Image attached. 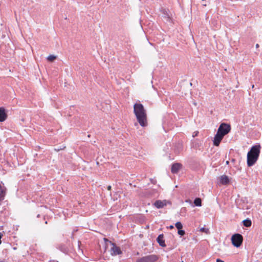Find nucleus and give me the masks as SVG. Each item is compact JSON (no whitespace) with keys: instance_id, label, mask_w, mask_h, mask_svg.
I'll return each mask as SVG.
<instances>
[{"instance_id":"obj_1","label":"nucleus","mask_w":262,"mask_h":262,"mask_svg":"<svg viewBox=\"0 0 262 262\" xmlns=\"http://www.w3.org/2000/svg\"><path fill=\"white\" fill-rule=\"evenodd\" d=\"M134 113L139 124L145 127L147 125L146 111L141 103H136L134 105Z\"/></svg>"},{"instance_id":"obj_2","label":"nucleus","mask_w":262,"mask_h":262,"mask_svg":"<svg viewBox=\"0 0 262 262\" xmlns=\"http://www.w3.org/2000/svg\"><path fill=\"white\" fill-rule=\"evenodd\" d=\"M260 149L261 146L259 144L252 146L247 154V163L248 166L251 167L256 162L259 156Z\"/></svg>"},{"instance_id":"obj_3","label":"nucleus","mask_w":262,"mask_h":262,"mask_svg":"<svg viewBox=\"0 0 262 262\" xmlns=\"http://www.w3.org/2000/svg\"><path fill=\"white\" fill-rule=\"evenodd\" d=\"M231 239L232 245L234 247L238 248L242 244L243 237L241 234L236 233L232 236Z\"/></svg>"},{"instance_id":"obj_4","label":"nucleus","mask_w":262,"mask_h":262,"mask_svg":"<svg viewBox=\"0 0 262 262\" xmlns=\"http://www.w3.org/2000/svg\"><path fill=\"white\" fill-rule=\"evenodd\" d=\"M231 130V126L230 124L222 123L220 124L217 132L221 135L225 136L227 135Z\"/></svg>"},{"instance_id":"obj_5","label":"nucleus","mask_w":262,"mask_h":262,"mask_svg":"<svg viewBox=\"0 0 262 262\" xmlns=\"http://www.w3.org/2000/svg\"><path fill=\"white\" fill-rule=\"evenodd\" d=\"M158 257L155 254L148 255L138 258L136 262H155Z\"/></svg>"},{"instance_id":"obj_6","label":"nucleus","mask_w":262,"mask_h":262,"mask_svg":"<svg viewBox=\"0 0 262 262\" xmlns=\"http://www.w3.org/2000/svg\"><path fill=\"white\" fill-rule=\"evenodd\" d=\"M112 247L111 249V255L112 256H116L122 254V251L120 248L117 246L115 243H111Z\"/></svg>"},{"instance_id":"obj_7","label":"nucleus","mask_w":262,"mask_h":262,"mask_svg":"<svg viewBox=\"0 0 262 262\" xmlns=\"http://www.w3.org/2000/svg\"><path fill=\"white\" fill-rule=\"evenodd\" d=\"M224 136L221 135L220 134H219L217 132V133L214 136V138H213V145L215 146H219V145H220L221 141L222 140L223 138H224Z\"/></svg>"},{"instance_id":"obj_8","label":"nucleus","mask_w":262,"mask_h":262,"mask_svg":"<svg viewBox=\"0 0 262 262\" xmlns=\"http://www.w3.org/2000/svg\"><path fill=\"white\" fill-rule=\"evenodd\" d=\"M182 167V165L181 163H173L171 166V171L172 173H177Z\"/></svg>"},{"instance_id":"obj_9","label":"nucleus","mask_w":262,"mask_h":262,"mask_svg":"<svg viewBox=\"0 0 262 262\" xmlns=\"http://www.w3.org/2000/svg\"><path fill=\"white\" fill-rule=\"evenodd\" d=\"M6 188L4 186V184L0 182V201L4 199L6 194Z\"/></svg>"},{"instance_id":"obj_10","label":"nucleus","mask_w":262,"mask_h":262,"mask_svg":"<svg viewBox=\"0 0 262 262\" xmlns=\"http://www.w3.org/2000/svg\"><path fill=\"white\" fill-rule=\"evenodd\" d=\"M230 183V180L229 177L226 175H222L221 176L220 179V183L224 185H226L229 184Z\"/></svg>"},{"instance_id":"obj_11","label":"nucleus","mask_w":262,"mask_h":262,"mask_svg":"<svg viewBox=\"0 0 262 262\" xmlns=\"http://www.w3.org/2000/svg\"><path fill=\"white\" fill-rule=\"evenodd\" d=\"M7 115L4 107H0V122H4L6 120Z\"/></svg>"},{"instance_id":"obj_12","label":"nucleus","mask_w":262,"mask_h":262,"mask_svg":"<svg viewBox=\"0 0 262 262\" xmlns=\"http://www.w3.org/2000/svg\"><path fill=\"white\" fill-rule=\"evenodd\" d=\"M157 241L160 246L162 247H166V245L165 243L164 235L163 234H161L158 236Z\"/></svg>"},{"instance_id":"obj_13","label":"nucleus","mask_w":262,"mask_h":262,"mask_svg":"<svg viewBox=\"0 0 262 262\" xmlns=\"http://www.w3.org/2000/svg\"><path fill=\"white\" fill-rule=\"evenodd\" d=\"M167 201L166 200H157L154 203V205L157 208H162L166 205Z\"/></svg>"},{"instance_id":"obj_14","label":"nucleus","mask_w":262,"mask_h":262,"mask_svg":"<svg viewBox=\"0 0 262 262\" xmlns=\"http://www.w3.org/2000/svg\"><path fill=\"white\" fill-rule=\"evenodd\" d=\"M104 245L103 246V249H101V252H103V253H105L106 251V249H107V247L108 246V244H110L111 245V243H112V242H111L110 241H109L108 239L106 238H104Z\"/></svg>"},{"instance_id":"obj_15","label":"nucleus","mask_w":262,"mask_h":262,"mask_svg":"<svg viewBox=\"0 0 262 262\" xmlns=\"http://www.w3.org/2000/svg\"><path fill=\"white\" fill-rule=\"evenodd\" d=\"M120 39L122 41H124L125 42L127 43L128 42V40H129L127 33H126V32H124L123 33V35L120 37Z\"/></svg>"},{"instance_id":"obj_16","label":"nucleus","mask_w":262,"mask_h":262,"mask_svg":"<svg viewBox=\"0 0 262 262\" xmlns=\"http://www.w3.org/2000/svg\"><path fill=\"white\" fill-rule=\"evenodd\" d=\"M243 225L246 227H249L251 226L252 223L250 219H246L243 221Z\"/></svg>"},{"instance_id":"obj_17","label":"nucleus","mask_w":262,"mask_h":262,"mask_svg":"<svg viewBox=\"0 0 262 262\" xmlns=\"http://www.w3.org/2000/svg\"><path fill=\"white\" fill-rule=\"evenodd\" d=\"M193 203L195 206L200 207L202 206V200L200 198H196L194 199Z\"/></svg>"},{"instance_id":"obj_18","label":"nucleus","mask_w":262,"mask_h":262,"mask_svg":"<svg viewBox=\"0 0 262 262\" xmlns=\"http://www.w3.org/2000/svg\"><path fill=\"white\" fill-rule=\"evenodd\" d=\"M58 248L63 253H66L68 251V248L64 245H59Z\"/></svg>"},{"instance_id":"obj_19","label":"nucleus","mask_w":262,"mask_h":262,"mask_svg":"<svg viewBox=\"0 0 262 262\" xmlns=\"http://www.w3.org/2000/svg\"><path fill=\"white\" fill-rule=\"evenodd\" d=\"M175 226L178 230L181 229L183 228L182 224L180 222H177L175 224Z\"/></svg>"},{"instance_id":"obj_20","label":"nucleus","mask_w":262,"mask_h":262,"mask_svg":"<svg viewBox=\"0 0 262 262\" xmlns=\"http://www.w3.org/2000/svg\"><path fill=\"white\" fill-rule=\"evenodd\" d=\"M56 59V56L54 55H50L47 57V59L50 61H53Z\"/></svg>"},{"instance_id":"obj_21","label":"nucleus","mask_w":262,"mask_h":262,"mask_svg":"<svg viewBox=\"0 0 262 262\" xmlns=\"http://www.w3.org/2000/svg\"><path fill=\"white\" fill-rule=\"evenodd\" d=\"M178 233L181 236H183L185 234V231L182 230V229L178 230Z\"/></svg>"},{"instance_id":"obj_22","label":"nucleus","mask_w":262,"mask_h":262,"mask_svg":"<svg viewBox=\"0 0 262 262\" xmlns=\"http://www.w3.org/2000/svg\"><path fill=\"white\" fill-rule=\"evenodd\" d=\"M216 262H225L223 260H221V259L217 258L216 259Z\"/></svg>"},{"instance_id":"obj_23","label":"nucleus","mask_w":262,"mask_h":262,"mask_svg":"<svg viewBox=\"0 0 262 262\" xmlns=\"http://www.w3.org/2000/svg\"><path fill=\"white\" fill-rule=\"evenodd\" d=\"M200 230L203 232H206V229L205 228H201Z\"/></svg>"},{"instance_id":"obj_24","label":"nucleus","mask_w":262,"mask_h":262,"mask_svg":"<svg viewBox=\"0 0 262 262\" xmlns=\"http://www.w3.org/2000/svg\"><path fill=\"white\" fill-rule=\"evenodd\" d=\"M3 236V234H2L1 232H0V244H1L2 243V241H1V238Z\"/></svg>"},{"instance_id":"obj_25","label":"nucleus","mask_w":262,"mask_h":262,"mask_svg":"<svg viewBox=\"0 0 262 262\" xmlns=\"http://www.w3.org/2000/svg\"><path fill=\"white\" fill-rule=\"evenodd\" d=\"M107 189H108V190H111V186H110V185L108 186H107Z\"/></svg>"},{"instance_id":"obj_26","label":"nucleus","mask_w":262,"mask_h":262,"mask_svg":"<svg viewBox=\"0 0 262 262\" xmlns=\"http://www.w3.org/2000/svg\"><path fill=\"white\" fill-rule=\"evenodd\" d=\"M173 228H174V227H173V226H172V225H170V226H169V228H170V229H173Z\"/></svg>"},{"instance_id":"obj_27","label":"nucleus","mask_w":262,"mask_h":262,"mask_svg":"<svg viewBox=\"0 0 262 262\" xmlns=\"http://www.w3.org/2000/svg\"><path fill=\"white\" fill-rule=\"evenodd\" d=\"M78 248L80 249V244L81 243L80 241L78 242Z\"/></svg>"},{"instance_id":"obj_28","label":"nucleus","mask_w":262,"mask_h":262,"mask_svg":"<svg viewBox=\"0 0 262 262\" xmlns=\"http://www.w3.org/2000/svg\"><path fill=\"white\" fill-rule=\"evenodd\" d=\"M150 181L152 183H155V181H153L152 180L150 179Z\"/></svg>"},{"instance_id":"obj_29","label":"nucleus","mask_w":262,"mask_h":262,"mask_svg":"<svg viewBox=\"0 0 262 262\" xmlns=\"http://www.w3.org/2000/svg\"><path fill=\"white\" fill-rule=\"evenodd\" d=\"M258 47H259V45L258 44H256V48H258Z\"/></svg>"},{"instance_id":"obj_30","label":"nucleus","mask_w":262,"mask_h":262,"mask_svg":"<svg viewBox=\"0 0 262 262\" xmlns=\"http://www.w3.org/2000/svg\"><path fill=\"white\" fill-rule=\"evenodd\" d=\"M226 164H227V165H228V164H229V162L228 161H227L226 162Z\"/></svg>"},{"instance_id":"obj_31","label":"nucleus","mask_w":262,"mask_h":262,"mask_svg":"<svg viewBox=\"0 0 262 262\" xmlns=\"http://www.w3.org/2000/svg\"><path fill=\"white\" fill-rule=\"evenodd\" d=\"M186 202H189V203H190V202H191V201H190V200H186Z\"/></svg>"},{"instance_id":"obj_32","label":"nucleus","mask_w":262,"mask_h":262,"mask_svg":"<svg viewBox=\"0 0 262 262\" xmlns=\"http://www.w3.org/2000/svg\"><path fill=\"white\" fill-rule=\"evenodd\" d=\"M196 135H197V133H195V134H194V135H193V137H195Z\"/></svg>"},{"instance_id":"obj_33","label":"nucleus","mask_w":262,"mask_h":262,"mask_svg":"<svg viewBox=\"0 0 262 262\" xmlns=\"http://www.w3.org/2000/svg\"><path fill=\"white\" fill-rule=\"evenodd\" d=\"M39 216H40V214H38L37 216V217H39Z\"/></svg>"},{"instance_id":"obj_34","label":"nucleus","mask_w":262,"mask_h":262,"mask_svg":"<svg viewBox=\"0 0 262 262\" xmlns=\"http://www.w3.org/2000/svg\"><path fill=\"white\" fill-rule=\"evenodd\" d=\"M45 224H48V222L47 221H45Z\"/></svg>"}]
</instances>
